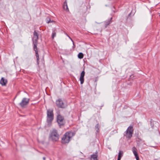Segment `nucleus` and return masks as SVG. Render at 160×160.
<instances>
[{
	"label": "nucleus",
	"instance_id": "f257e3e1",
	"mask_svg": "<svg viewBox=\"0 0 160 160\" xmlns=\"http://www.w3.org/2000/svg\"><path fill=\"white\" fill-rule=\"evenodd\" d=\"M75 134V132H66L62 138V142L64 144L69 143L71 138L74 136Z\"/></svg>",
	"mask_w": 160,
	"mask_h": 160
},
{
	"label": "nucleus",
	"instance_id": "f03ea898",
	"mask_svg": "<svg viewBox=\"0 0 160 160\" xmlns=\"http://www.w3.org/2000/svg\"><path fill=\"white\" fill-rule=\"evenodd\" d=\"M59 135L57 130L54 129L51 131L49 135V139L53 142L58 141L59 138Z\"/></svg>",
	"mask_w": 160,
	"mask_h": 160
},
{
	"label": "nucleus",
	"instance_id": "7ed1b4c3",
	"mask_svg": "<svg viewBox=\"0 0 160 160\" xmlns=\"http://www.w3.org/2000/svg\"><path fill=\"white\" fill-rule=\"evenodd\" d=\"M53 109L52 108L47 109V122L48 125H51L53 119Z\"/></svg>",
	"mask_w": 160,
	"mask_h": 160
},
{
	"label": "nucleus",
	"instance_id": "20e7f679",
	"mask_svg": "<svg viewBox=\"0 0 160 160\" xmlns=\"http://www.w3.org/2000/svg\"><path fill=\"white\" fill-rule=\"evenodd\" d=\"M133 131V127L130 126L128 128L126 131L124 132V135L126 136L127 138L130 139L132 137Z\"/></svg>",
	"mask_w": 160,
	"mask_h": 160
},
{
	"label": "nucleus",
	"instance_id": "39448f33",
	"mask_svg": "<svg viewBox=\"0 0 160 160\" xmlns=\"http://www.w3.org/2000/svg\"><path fill=\"white\" fill-rule=\"evenodd\" d=\"M29 100L30 99L29 98H23L21 102L19 103V105L22 108H25L29 103Z\"/></svg>",
	"mask_w": 160,
	"mask_h": 160
},
{
	"label": "nucleus",
	"instance_id": "423d86ee",
	"mask_svg": "<svg viewBox=\"0 0 160 160\" xmlns=\"http://www.w3.org/2000/svg\"><path fill=\"white\" fill-rule=\"evenodd\" d=\"M56 104L57 107L59 108H65L66 106V105L64 103L61 99L59 98L56 101Z\"/></svg>",
	"mask_w": 160,
	"mask_h": 160
},
{
	"label": "nucleus",
	"instance_id": "0eeeda50",
	"mask_svg": "<svg viewBox=\"0 0 160 160\" xmlns=\"http://www.w3.org/2000/svg\"><path fill=\"white\" fill-rule=\"evenodd\" d=\"M57 122L59 126H61L64 124V118L60 115H58L57 117Z\"/></svg>",
	"mask_w": 160,
	"mask_h": 160
},
{
	"label": "nucleus",
	"instance_id": "6e6552de",
	"mask_svg": "<svg viewBox=\"0 0 160 160\" xmlns=\"http://www.w3.org/2000/svg\"><path fill=\"white\" fill-rule=\"evenodd\" d=\"M85 75V72L83 70L80 74V76L79 78V80L80 81V83L82 84L84 82V76Z\"/></svg>",
	"mask_w": 160,
	"mask_h": 160
},
{
	"label": "nucleus",
	"instance_id": "1a4fd4ad",
	"mask_svg": "<svg viewBox=\"0 0 160 160\" xmlns=\"http://www.w3.org/2000/svg\"><path fill=\"white\" fill-rule=\"evenodd\" d=\"M38 34L36 31H34L33 33V37L32 39L33 42H38Z\"/></svg>",
	"mask_w": 160,
	"mask_h": 160
},
{
	"label": "nucleus",
	"instance_id": "9d476101",
	"mask_svg": "<svg viewBox=\"0 0 160 160\" xmlns=\"http://www.w3.org/2000/svg\"><path fill=\"white\" fill-rule=\"evenodd\" d=\"M98 152L96 151L91 155V160H98Z\"/></svg>",
	"mask_w": 160,
	"mask_h": 160
},
{
	"label": "nucleus",
	"instance_id": "9b49d317",
	"mask_svg": "<svg viewBox=\"0 0 160 160\" xmlns=\"http://www.w3.org/2000/svg\"><path fill=\"white\" fill-rule=\"evenodd\" d=\"M7 83V80L6 79H5L3 78H2L1 80H0V84L2 86H5Z\"/></svg>",
	"mask_w": 160,
	"mask_h": 160
},
{
	"label": "nucleus",
	"instance_id": "f8f14e48",
	"mask_svg": "<svg viewBox=\"0 0 160 160\" xmlns=\"http://www.w3.org/2000/svg\"><path fill=\"white\" fill-rule=\"evenodd\" d=\"M112 18H111L109 20H107L105 22V28H106L107 26L109 25L112 22Z\"/></svg>",
	"mask_w": 160,
	"mask_h": 160
},
{
	"label": "nucleus",
	"instance_id": "ddd939ff",
	"mask_svg": "<svg viewBox=\"0 0 160 160\" xmlns=\"http://www.w3.org/2000/svg\"><path fill=\"white\" fill-rule=\"evenodd\" d=\"M132 152L135 156V157L138 155V154L137 152V149L135 147H133L132 148Z\"/></svg>",
	"mask_w": 160,
	"mask_h": 160
},
{
	"label": "nucleus",
	"instance_id": "4468645a",
	"mask_svg": "<svg viewBox=\"0 0 160 160\" xmlns=\"http://www.w3.org/2000/svg\"><path fill=\"white\" fill-rule=\"evenodd\" d=\"M37 43L38 42H33V43L34 45L33 48L35 52H36V51L38 52L37 48Z\"/></svg>",
	"mask_w": 160,
	"mask_h": 160
},
{
	"label": "nucleus",
	"instance_id": "2eb2a0df",
	"mask_svg": "<svg viewBox=\"0 0 160 160\" xmlns=\"http://www.w3.org/2000/svg\"><path fill=\"white\" fill-rule=\"evenodd\" d=\"M63 8L64 10H66V11H69V9L68 8V5H67V3L65 2L64 3Z\"/></svg>",
	"mask_w": 160,
	"mask_h": 160
},
{
	"label": "nucleus",
	"instance_id": "dca6fc26",
	"mask_svg": "<svg viewBox=\"0 0 160 160\" xmlns=\"http://www.w3.org/2000/svg\"><path fill=\"white\" fill-rule=\"evenodd\" d=\"M78 57L79 58L82 59L83 57V54L82 52H80L78 53Z\"/></svg>",
	"mask_w": 160,
	"mask_h": 160
},
{
	"label": "nucleus",
	"instance_id": "f3484780",
	"mask_svg": "<svg viewBox=\"0 0 160 160\" xmlns=\"http://www.w3.org/2000/svg\"><path fill=\"white\" fill-rule=\"evenodd\" d=\"M99 125L98 123L95 126V129L97 132H98L99 131Z\"/></svg>",
	"mask_w": 160,
	"mask_h": 160
},
{
	"label": "nucleus",
	"instance_id": "a211bd4d",
	"mask_svg": "<svg viewBox=\"0 0 160 160\" xmlns=\"http://www.w3.org/2000/svg\"><path fill=\"white\" fill-rule=\"evenodd\" d=\"M56 36V32H55V31H53L52 33V39H53Z\"/></svg>",
	"mask_w": 160,
	"mask_h": 160
},
{
	"label": "nucleus",
	"instance_id": "6ab92c4d",
	"mask_svg": "<svg viewBox=\"0 0 160 160\" xmlns=\"http://www.w3.org/2000/svg\"><path fill=\"white\" fill-rule=\"evenodd\" d=\"M123 152L122 151H119V152L118 153V156H121V157H122V156H123Z\"/></svg>",
	"mask_w": 160,
	"mask_h": 160
},
{
	"label": "nucleus",
	"instance_id": "aec40b11",
	"mask_svg": "<svg viewBox=\"0 0 160 160\" xmlns=\"http://www.w3.org/2000/svg\"><path fill=\"white\" fill-rule=\"evenodd\" d=\"M35 53H36L37 59H38H38H39V55L38 53V52H37V51H36Z\"/></svg>",
	"mask_w": 160,
	"mask_h": 160
},
{
	"label": "nucleus",
	"instance_id": "412c9836",
	"mask_svg": "<svg viewBox=\"0 0 160 160\" xmlns=\"http://www.w3.org/2000/svg\"><path fill=\"white\" fill-rule=\"evenodd\" d=\"M135 157L136 159V160H139L138 155L135 156Z\"/></svg>",
	"mask_w": 160,
	"mask_h": 160
},
{
	"label": "nucleus",
	"instance_id": "4be33fe9",
	"mask_svg": "<svg viewBox=\"0 0 160 160\" xmlns=\"http://www.w3.org/2000/svg\"><path fill=\"white\" fill-rule=\"evenodd\" d=\"M122 157H121V156H118V160H120Z\"/></svg>",
	"mask_w": 160,
	"mask_h": 160
},
{
	"label": "nucleus",
	"instance_id": "5701e85b",
	"mask_svg": "<svg viewBox=\"0 0 160 160\" xmlns=\"http://www.w3.org/2000/svg\"><path fill=\"white\" fill-rule=\"evenodd\" d=\"M52 22V21H51L50 19H49V21H48V20H47V22L48 23H49L50 22Z\"/></svg>",
	"mask_w": 160,
	"mask_h": 160
},
{
	"label": "nucleus",
	"instance_id": "b1692460",
	"mask_svg": "<svg viewBox=\"0 0 160 160\" xmlns=\"http://www.w3.org/2000/svg\"><path fill=\"white\" fill-rule=\"evenodd\" d=\"M37 63L38 64H39V59L38 60V59H37Z\"/></svg>",
	"mask_w": 160,
	"mask_h": 160
},
{
	"label": "nucleus",
	"instance_id": "393cba45",
	"mask_svg": "<svg viewBox=\"0 0 160 160\" xmlns=\"http://www.w3.org/2000/svg\"><path fill=\"white\" fill-rule=\"evenodd\" d=\"M70 39L71 40V41L72 42H73V45H74V42H73V41L72 40V38H71Z\"/></svg>",
	"mask_w": 160,
	"mask_h": 160
},
{
	"label": "nucleus",
	"instance_id": "a878e982",
	"mask_svg": "<svg viewBox=\"0 0 160 160\" xmlns=\"http://www.w3.org/2000/svg\"><path fill=\"white\" fill-rule=\"evenodd\" d=\"M43 159L44 160H45V157H43Z\"/></svg>",
	"mask_w": 160,
	"mask_h": 160
},
{
	"label": "nucleus",
	"instance_id": "bb28decb",
	"mask_svg": "<svg viewBox=\"0 0 160 160\" xmlns=\"http://www.w3.org/2000/svg\"><path fill=\"white\" fill-rule=\"evenodd\" d=\"M159 16L160 17V13H159Z\"/></svg>",
	"mask_w": 160,
	"mask_h": 160
},
{
	"label": "nucleus",
	"instance_id": "cd10ccee",
	"mask_svg": "<svg viewBox=\"0 0 160 160\" xmlns=\"http://www.w3.org/2000/svg\"><path fill=\"white\" fill-rule=\"evenodd\" d=\"M68 38H69V39H70L71 38L68 36Z\"/></svg>",
	"mask_w": 160,
	"mask_h": 160
},
{
	"label": "nucleus",
	"instance_id": "c85d7f7f",
	"mask_svg": "<svg viewBox=\"0 0 160 160\" xmlns=\"http://www.w3.org/2000/svg\"><path fill=\"white\" fill-rule=\"evenodd\" d=\"M132 76H133V75H132L130 76V77H131Z\"/></svg>",
	"mask_w": 160,
	"mask_h": 160
}]
</instances>
